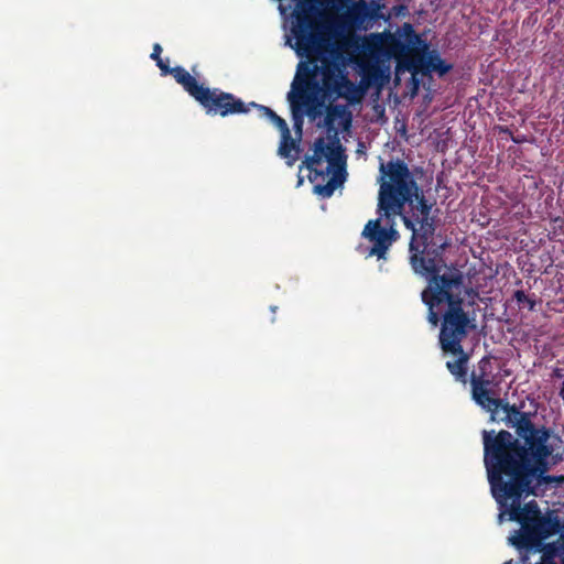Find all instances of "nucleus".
<instances>
[{"label": "nucleus", "mask_w": 564, "mask_h": 564, "mask_svg": "<svg viewBox=\"0 0 564 564\" xmlns=\"http://www.w3.org/2000/svg\"><path fill=\"white\" fill-rule=\"evenodd\" d=\"M343 110L339 107L328 108L326 117H325V126L330 128L334 123L335 118L340 116Z\"/></svg>", "instance_id": "24"}, {"label": "nucleus", "mask_w": 564, "mask_h": 564, "mask_svg": "<svg viewBox=\"0 0 564 564\" xmlns=\"http://www.w3.org/2000/svg\"><path fill=\"white\" fill-rule=\"evenodd\" d=\"M409 12L408 7L405 4H395L391 8L390 17H404Z\"/></svg>", "instance_id": "25"}, {"label": "nucleus", "mask_w": 564, "mask_h": 564, "mask_svg": "<svg viewBox=\"0 0 564 564\" xmlns=\"http://www.w3.org/2000/svg\"><path fill=\"white\" fill-rule=\"evenodd\" d=\"M451 355L456 356L455 360H448L446 362V368L449 373L455 378L456 381L466 383L468 376V362L469 355L462 347L460 352H449Z\"/></svg>", "instance_id": "15"}, {"label": "nucleus", "mask_w": 564, "mask_h": 564, "mask_svg": "<svg viewBox=\"0 0 564 564\" xmlns=\"http://www.w3.org/2000/svg\"><path fill=\"white\" fill-rule=\"evenodd\" d=\"M161 53H162V46L159 43H155L153 45V50H152V53H151L150 57L153 61L158 62L159 59H162L161 58Z\"/></svg>", "instance_id": "26"}, {"label": "nucleus", "mask_w": 564, "mask_h": 564, "mask_svg": "<svg viewBox=\"0 0 564 564\" xmlns=\"http://www.w3.org/2000/svg\"><path fill=\"white\" fill-rule=\"evenodd\" d=\"M327 43L325 48L306 52L305 54L300 51L296 52V55L305 58L303 62H311L312 66H316L314 79L319 82L321 91L325 96H330L338 90L346 75L343 74L336 63V58L339 56L338 47L332 41V37L327 39Z\"/></svg>", "instance_id": "11"}, {"label": "nucleus", "mask_w": 564, "mask_h": 564, "mask_svg": "<svg viewBox=\"0 0 564 564\" xmlns=\"http://www.w3.org/2000/svg\"><path fill=\"white\" fill-rule=\"evenodd\" d=\"M471 399L490 413V422H503L507 427L513 429L514 437H520L535 424L532 420L534 413L522 411L523 405L510 404L507 400L497 397L492 389H482L480 382L475 383Z\"/></svg>", "instance_id": "8"}, {"label": "nucleus", "mask_w": 564, "mask_h": 564, "mask_svg": "<svg viewBox=\"0 0 564 564\" xmlns=\"http://www.w3.org/2000/svg\"><path fill=\"white\" fill-rule=\"evenodd\" d=\"M503 564H513L512 560L506 561Z\"/></svg>", "instance_id": "29"}, {"label": "nucleus", "mask_w": 564, "mask_h": 564, "mask_svg": "<svg viewBox=\"0 0 564 564\" xmlns=\"http://www.w3.org/2000/svg\"><path fill=\"white\" fill-rule=\"evenodd\" d=\"M513 297L518 304H525L530 311H534L536 302L534 299L528 296L524 291L517 290Z\"/></svg>", "instance_id": "21"}, {"label": "nucleus", "mask_w": 564, "mask_h": 564, "mask_svg": "<svg viewBox=\"0 0 564 564\" xmlns=\"http://www.w3.org/2000/svg\"><path fill=\"white\" fill-rule=\"evenodd\" d=\"M383 8L384 4L380 0H370L369 2L360 0L348 10L347 19L356 26H362L365 22L388 21L390 14H383L381 12Z\"/></svg>", "instance_id": "14"}, {"label": "nucleus", "mask_w": 564, "mask_h": 564, "mask_svg": "<svg viewBox=\"0 0 564 564\" xmlns=\"http://www.w3.org/2000/svg\"><path fill=\"white\" fill-rule=\"evenodd\" d=\"M501 132H503L505 134H509L513 142H516V143H520L521 142V140H519L518 138H514L512 135V132H511V130L509 128H507V127L501 128Z\"/></svg>", "instance_id": "27"}, {"label": "nucleus", "mask_w": 564, "mask_h": 564, "mask_svg": "<svg viewBox=\"0 0 564 564\" xmlns=\"http://www.w3.org/2000/svg\"><path fill=\"white\" fill-rule=\"evenodd\" d=\"M340 183H341V181H337V176L335 175V176H333L327 182V184H325V185H321V184L315 185L314 186V192L317 195H319V196H322L324 198H328V197H330L334 194L337 185L340 184Z\"/></svg>", "instance_id": "20"}, {"label": "nucleus", "mask_w": 564, "mask_h": 564, "mask_svg": "<svg viewBox=\"0 0 564 564\" xmlns=\"http://www.w3.org/2000/svg\"><path fill=\"white\" fill-rule=\"evenodd\" d=\"M251 108H257L261 116H264L268 119H270V121L280 130L281 133H288V131L290 130L286 121L279 115H276L271 108L263 105H259L254 101L250 102V109Z\"/></svg>", "instance_id": "19"}, {"label": "nucleus", "mask_w": 564, "mask_h": 564, "mask_svg": "<svg viewBox=\"0 0 564 564\" xmlns=\"http://www.w3.org/2000/svg\"><path fill=\"white\" fill-rule=\"evenodd\" d=\"M464 288L453 290L447 299V308L443 314L438 341L443 352H460L462 343L469 332L476 328L475 318L465 312Z\"/></svg>", "instance_id": "7"}, {"label": "nucleus", "mask_w": 564, "mask_h": 564, "mask_svg": "<svg viewBox=\"0 0 564 564\" xmlns=\"http://www.w3.org/2000/svg\"><path fill=\"white\" fill-rule=\"evenodd\" d=\"M490 491L496 502L499 506L501 514L508 513L509 519L521 524L531 523L542 516V512L536 503L532 500L522 506V500L529 496H538L534 490L527 489L521 491L514 490V478L508 477L499 468L494 466L487 460H484Z\"/></svg>", "instance_id": "5"}, {"label": "nucleus", "mask_w": 564, "mask_h": 564, "mask_svg": "<svg viewBox=\"0 0 564 564\" xmlns=\"http://www.w3.org/2000/svg\"><path fill=\"white\" fill-rule=\"evenodd\" d=\"M492 366L490 357H482L478 362V370L476 371V376L481 377H491Z\"/></svg>", "instance_id": "22"}, {"label": "nucleus", "mask_w": 564, "mask_h": 564, "mask_svg": "<svg viewBox=\"0 0 564 564\" xmlns=\"http://www.w3.org/2000/svg\"><path fill=\"white\" fill-rule=\"evenodd\" d=\"M162 75H172L177 84L186 91L194 77L182 66L170 67L163 59L156 62Z\"/></svg>", "instance_id": "16"}, {"label": "nucleus", "mask_w": 564, "mask_h": 564, "mask_svg": "<svg viewBox=\"0 0 564 564\" xmlns=\"http://www.w3.org/2000/svg\"><path fill=\"white\" fill-rule=\"evenodd\" d=\"M278 152L281 158L288 159L289 165H293V163L297 160L300 145L296 140L292 139L290 130L288 133H281V141Z\"/></svg>", "instance_id": "17"}, {"label": "nucleus", "mask_w": 564, "mask_h": 564, "mask_svg": "<svg viewBox=\"0 0 564 564\" xmlns=\"http://www.w3.org/2000/svg\"><path fill=\"white\" fill-rule=\"evenodd\" d=\"M561 529L560 517L550 510L531 523H523L509 541L520 551L522 564H564V533L556 541L544 542Z\"/></svg>", "instance_id": "4"}, {"label": "nucleus", "mask_w": 564, "mask_h": 564, "mask_svg": "<svg viewBox=\"0 0 564 564\" xmlns=\"http://www.w3.org/2000/svg\"><path fill=\"white\" fill-rule=\"evenodd\" d=\"M476 382H480L482 389H491L492 379H491V377L476 376V371H473L470 375L471 390L474 389Z\"/></svg>", "instance_id": "23"}, {"label": "nucleus", "mask_w": 564, "mask_h": 564, "mask_svg": "<svg viewBox=\"0 0 564 564\" xmlns=\"http://www.w3.org/2000/svg\"><path fill=\"white\" fill-rule=\"evenodd\" d=\"M423 44L426 46L422 52L419 50L417 53L413 54L414 66L411 68V73L427 74L436 73L438 76H444L452 70L453 65L446 63L440 55L438 51L430 50L429 43L423 40Z\"/></svg>", "instance_id": "13"}, {"label": "nucleus", "mask_w": 564, "mask_h": 564, "mask_svg": "<svg viewBox=\"0 0 564 564\" xmlns=\"http://www.w3.org/2000/svg\"><path fill=\"white\" fill-rule=\"evenodd\" d=\"M316 69V66H312L311 62H300L292 83V90L288 95L295 128L300 134L302 133V115L299 116V111L304 109L312 120L322 115L323 101L317 97V94L321 93V85L319 82L314 79Z\"/></svg>", "instance_id": "6"}, {"label": "nucleus", "mask_w": 564, "mask_h": 564, "mask_svg": "<svg viewBox=\"0 0 564 564\" xmlns=\"http://www.w3.org/2000/svg\"><path fill=\"white\" fill-rule=\"evenodd\" d=\"M552 377H554V378H563L564 377L563 369L555 368L553 370Z\"/></svg>", "instance_id": "28"}, {"label": "nucleus", "mask_w": 564, "mask_h": 564, "mask_svg": "<svg viewBox=\"0 0 564 564\" xmlns=\"http://www.w3.org/2000/svg\"><path fill=\"white\" fill-rule=\"evenodd\" d=\"M380 184L378 195L379 217L369 220L362 236L372 243L369 256L384 259L388 250L399 238L394 229V217L400 216L406 229L412 231L421 227V215L416 212L421 200L429 207L427 218L433 220L434 237L436 234L437 216L433 214L434 202H430L413 177L408 164L400 159L390 160L380 164ZM438 235H441L438 232Z\"/></svg>", "instance_id": "2"}, {"label": "nucleus", "mask_w": 564, "mask_h": 564, "mask_svg": "<svg viewBox=\"0 0 564 564\" xmlns=\"http://www.w3.org/2000/svg\"><path fill=\"white\" fill-rule=\"evenodd\" d=\"M404 42L391 32L373 34L375 46L384 55L393 57L397 61V68L411 70L414 66L413 54L426 47L423 39L417 34L411 23H404L402 26Z\"/></svg>", "instance_id": "9"}, {"label": "nucleus", "mask_w": 564, "mask_h": 564, "mask_svg": "<svg viewBox=\"0 0 564 564\" xmlns=\"http://www.w3.org/2000/svg\"><path fill=\"white\" fill-rule=\"evenodd\" d=\"M186 93L194 98L209 116L228 117L250 111V102L246 104L231 93L219 88H209L199 84L196 78L192 80Z\"/></svg>", "instance_id": "10"}, {"label": "nucleus", "mask_w": 564, "mask_h": 564, "mask_svg": "<svg viewBox=\"0 0 564 564\" xmlns=\"http://www.w3.org/2000/svg\"><path fill=\"white\" fill-rule=\"evenodd\" d=\"M553 435L550 427L534 424L520 437L511 432L482 431L484 460L499 468L506 476L514 478V490H534L538 495L543 485L558 487L564 484V475H547L549 458L557 464L561 454L554 455Z\"/></svg>", "instance_id": "1"}, {"label": "nucleus", "mask_w": 564, "mask_h": 564, "mask_svg": "<svg viewBox=\"0 0 564 564\" xmlns=\"http://www.w3.org/2000/svg\"><path fill=\"white\" fill-rule=\"evenodd\" d=\"M338 97L346 98L350 104L359 102L365 94V87L355 85L347 76L335 93Z\"/></svg>", "instance_id": "18"}, {"label": "nucleus", "mask_w": 564, "mask_h": 564, "mask_svg": "<svg viewBox=\"0 0 564 564\" xmlns=\"http://www.w3.org/2000/svg\"><path fill=\"white\" fill-rule=\"evenodd\" d=\"M313 150L314 153L306 156L303 164L307 170L315 173V177H324V172L315 169L316 165L322 163L323 158H325L332 166L344 167L345 156L343 154L341 144L336 137H334L329 144H326L323 137L317 138L314 142Z\"/></svg>", "instance_id": "12"}, {"label": "nucleus", "mask_w": 564, "mask_h": 564, "mask_svg": "<svg viewBox=\"0 0 564 564\" xmlns=\"http://www.w3.org/2000/svg\"><path fill=\"white\" fill-rule=\"evenodd\" d=\"M420 213L421 227L413 230V237L409 243L410 264L414 273L427 280V286L422 291V302L429 307L427 321L436 326L440 322V315L435 307L446 303L447 296L452 295L453 290L464 288V274L456 268L441 274L445 265L444 252L451 242L446 236L437 235L434 237V225L431 218H427L429 207L421 200L416 202Z\"/></svg>", "instance_id": "3"}]
</instances>
